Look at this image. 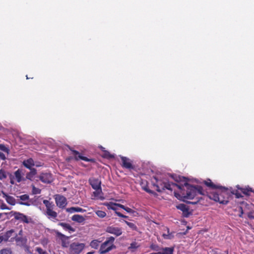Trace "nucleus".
Returning <instances> with one entry per match:
<instances>
[{"label":"nucleus","instance_id":"423d86ee","mask_svg":"<svg viewBox=\"0 0 254 254\" xmlns=\"http://www.w3.org/2000/svg\"><path fill=\"white\" fill-rule=\"evenodd\" d=\"M85 247V244L74 242L70 244L69 246V253L70 254H79L80 253Z\"/></svg>","mask_w":254,"mask_h":254},{"label":"nucleus","instance_id":"72a5a7b5","mask_svg":"<svg viewBox=\"0 0 254 254\" xmlns=\"http://www.w3.org/2000/svg\"><path fill=\"white\" fill-rule=\"evenodd\" d=\"M96 214L100 218H103L106 215V213L102 210H97L95 211Z\"/></svg>","mask_w":254,"mask_h":254},{"label":"nucleus","instance_id":"4c0bfd02","mask_svg":"<svg viewBox=\"0 0 254 254\" xmlns=\"http://www.w3.org/2000/svg\"><path fill=\"white\" fill-rule=\"evenodd\" d=\"M6 174L4 170H0V180H2L6 178Z\"/></svg>","mask_w":254,"mask_h":254},{"label":"nucleus","instance_id":"6e6d98bb","mask_svg":"<svg viewBox=\"0 0 254 254\" xmlns=\"http://www.w3.org/2000/svg\"><path fill=\"white\" fill-rule=\"evenodd\" d=\"M70 159H71L70 158H68L67 160H69Z\"/></svg>","mask_w":254,"mask_h":254},{"label":"nucleus","instance_id":"2eb2a0df","mask_svg":"<svg viewBox=\"0 0 254 254\" xmlns=\"http://www.w3.org/2000/svg\"><path fill=\"white\" fill-rule=\"evenodd\" d=\"M39 179L42 182L47 184H50L53 181L52 175L51 173H42Z\"/></svg>","mask_w":254,"mask_h":254},{"label":"nucleus","instance_id":"c03bdc74","mask_svg":"<svg viewBox=\"0 0 254 254\" xmlns=\"http://www.w3.org/2000/svg\"><path fill=\"white\" fill-rule=\"evenodd\" d=\"M116 214L118 216H119L120 217H122V218H128L127 216L125 215L122 214L121 213H120V212H118V211H116Z\"/></svg>","mask_w":254,"mask_h":254},{"label":"nucleus","instance_id":"393cba45","mask_svg":"<svg viewBox=\"0 0 254 254\" xmlns=\"http://www.w3.org/2000/svg\"><path fill=\"white\" fill-rule=\"evenodd\" d=\"M30 171L26 174V179L32 180L37 174V170L35 168L30 170Z\"/></svg>","mask_w":254,"mask_h":254},{"label":"nucleus","instance_id":"412c9836","mask_svg":"<svg viewBox=\"0 0 254 254\" xmlns=\"http://www.w3.org/2000/svg\"><path fill=\"white\" fill-rule=\"evenodd\" d=\"M71 220L80 224H84L85 221V218L83 216L79 214H75L73 215L71 217Z\"/></svg>","mask_w":254,"mask_h":254},{"label":"nucleus","instance_id":"c85d7f7f","mask_svg":"<svg viewBox=\"0 0 254 254\" xmlns=\"http://www.w3.org/2000/svg\"><path fill=\"white\" fill-rule=\"evenodd\" d=\"M11 217L10 212L0 213V222L4 221L6 219H9Z\"/></svg>","mask_w":254,"mask_h":254},{"label":"nucleus","instance_id":"9d476101","mask_svg":"<svg viewBox=\"0 0 254 254\" xmlns=\"http://www.w3.org/2000/svg\"><path fill=\"white\" fill-rule=\"evenodd\" d=\"M122 161L121 165L123 168L128 169L129 170H134L135 167L132 164V161L127 157L121 156Z\"/></svg>","mask_w":254,"mask_h":254},{"label":"nucleus","instance_id":"f704fd0d","mask_svg":"<svg viewBox=\"0 0 254 254\" xmlns=\"http://www.w3.org/2000/svg\"><path fill=\"white\" fill-rule=\"evenodd\" d=\"M125 222L127 224V225L131 229L133 230H137V227L133 223L128 222L126 220H124Z\"/></svg>","mask_w":254,"mask_h":254},{"label":"nucleus","instance_id":"cd10ccee","mask_svg":"<svg viewBox=\"0 0 254 254\" xmlns=\"http://www.w3.org/2000/svg\"><path fill=\"white\" fill-rule=\"evenodd\" d=\"M174 248H165L163 249V251L159 252L157 254H173Z\"/></svg>","mask_w":254,"mask_h":254},{"label":"nucleus","instance_id":"7c9ffc66","mask_svg":"<svg viewBox=\"0 0 254 254\" xmlns=\"http://www.w3.org/2000/svg\"><path fill=\"white\" fill-rule=\"evenodd\" d=\"M239 190H238V189L237 190L232 189L231 190V194L235 195L236 197L237 198H239L243 197L241 193L239 192Z\"/></svg>","mask_w":254,"mask_h":254},{"label":"nucleus","instance_id":"a18cd8bd","mask_svg":"<svg viewBox=\"0 0 254 254\" xmlns=\"http://www.w3.org/2000/svg\"><path fill=\"white\" fill-rule=\"evenodd\" d=\"M0 208L2 210H4V209H8V210H10V208H9L5 203H2L1 205H0Z\"/></svg>","mask_w":254,"mask_h":254},{"label":"nucleus","instance_id":"2f4dec72","mask_svg":"<svg viewBox=\"0 0 254 254\" xmlns=\"http://www.w3.org/2000/svg\"><path fill=\"white\" fill-rule=\"evenodd\" d=\"M119 207H120L122 209H123L124 210L126 211L127 212L129 213H133L135 212V211L133 210H132V209H131L129 207H126L125 205L121 204V205H119Z\"/></svg>","mask_w":254,"mask_h":254},{"label":"nucleus","instance_id":"e433bc0d","mask_svg":"<svg viewBox=\"0 0 254 254\" xmlns=\"http://www.w3.org/2000/svg\"><path fill=\"white\" fill-rule=\"evenodd\" d=\"M32 192L34 194H40L41 192V190L40 189L35 187L34 186H33Z\"/></svg>","mask_w":254,"mask_h":254},{"label":"nucleus","instance_id":"20e7f679","mask_svg":"<svg viewBox=\"0 0 254 254\" xmlns=\"http://www.w3.org/2000/svg\"><path fill=\"white\" fill-rule=\"evenodd\" d=\"M43 203L46 206L45 214L47 217L54 222L59 221L58 219V213L54 210L55 205L52 202H50L48 200H44Z\"/></svg>","mask_w":254,"mask_h":254},{"label":"nucleus","instance_id":"de8ad7c7","mask_svg":"<svg viewBox=\"0 0 254 254\" xmlns=\"http://www.w3.org/2000/svg\"><path fill=\"white\" fill-rule=\"evenodd\" d=\"M0 158L3 160H5L6 159L5 155L1 152H0Z\"/></svg>","mask_w":254,"mask_h":254},{"label":"nucleus","instance_id":"bb28decb","mask_svg":"<svg viewBox=\"0 0 254 254\" xmlns=\"http://www.w3.org/2000/svg\"><path fill=\"white\" fill-rule=\"evenodd\" d=\"M119 205H121V204L114 203V202H110L109 203H105V205H106L108 209L113 210L115 211V212L117 211V209L116 208V206L119 207Z\"/></svg>","mask_w":254,"mask_h":254},{"label":"nucleus","instance_id":"f3484780","mask_svg":"<svg viewBox=\"0 0 254 254\" xmlns=\"http://www.w3.org/2000/svg\"><path fill=\"white\" fill-rule=\"evenodd\" d=\"M14 178L17 183H20L22 181H25V179L23 177L24 172L22 169H18L14 173Z\"/></svg>","mask_w":254,"mask_h":254},{"label":"nucleus","instance_id":"dca6fc26","mask_svg":"<svg viewBox=\"0 0 254 254\" xmlns=\"http://www.w3.org/2000/svg\"><path fill=\"white\" fill-rule=\"evenodd\" d=\"M177 208L183 212V215L185 217H188L191 213L189 211V207L185 204H180L177 206Z\"/></svg>","mask_w":254,"mask_h":254},{"label":"nucleus","instance_id":"6e6552de","mask_svg":"<svg viewBox=\"0 0 254 254\" xmlns=\"http://www.w3.org/2000/svg\"><path fill=\"white\" fill-rule=\"evenodd\" d=\"M10 213L11 217L14 216L16 220H19L20 222L27 224L30 222L27 216L23 213L14 211H10Z\"/></svg>","mask_w":254,"mask_h":254},{"label":"nucleus","instance_id":"4468645a","mask_svg":"<svg viewBox=\"0 0 254 254\" xmlns=\"http://www.w3.org/2000/svg\"><path fill=\"white\" fill-rule=\"evenodd\" d=\"M17 197L19 198L20 200V201L17 202L18 204L27 206L31 205L29 195L24 194L20 196H17Z\"/></svg>","mask_w":254,"mask_h":254},{"label":"nucleus","instance_id":"864d4df0","mask_svg":"<svg viewBox=\"0 0 254 254\" xmlns=\"http://www.w3.org/2000/svg\"><path fill=\"white\" fill-rule=\"evenodd\" d=\"M94 254V252L92 251V252H88L86 254Z\"/></svg>","mask_w":254,"mask_h":254},{"label":"nucleus","instance_id":"49530a36","mask_svg":"<svg viewBox=\"0 0 254 254\" xmlns=\"http://www.w3.org/2000/svg\"><path fill=\"white\" fill-rule=\"evenodd\" d=\"M10 178V183L12 185H14L15 184L14 180L15 179L14 177L12 175H10L9 177Z\"/></svg>","mask_w":254,"mask_h":254},{"label":"nucleus","instance_id":"a211bd4d","mask_svg":"<svg viewBox=\"0 0 254 254\" xmlns=\"http://www.w3.org/2000/svg\"><path fill=\"white\" fill-rule=\"evenodd\" d=\"M2 197L5 198L6 202L9 204L14 205L16 204V200L13 196L2 192Z\"/></svg>","mask_w":254,"mask_h":254},{"label":"nucleus","instance_id":"3c124183","mask_svg":"<svg viewBox=\"0 0 254 254\" xmlns=\"http://www.w3.org/2000/svg\"><path fill=\"white\" fill-rule=\"evenodd\" d=\"M212 254H217V252L215 250H213L212 251Z\"/></svg>","mask_w":254,"mask_h":254},{"label":"nucleus","instance_id":"09e8293b","mask_svg":"<svg viewBox=\"0 0 254 254\" xmlns=\"http://www.w3.org/2000/svg\"><path fill=\"white\" fill-rule=\"evenodd\" d=\"M3 241L5 242V239L2 235V234H0V244Z\"/></svg>","mask_w":254,"mask_h":254},{"label":"nucleus","instance_id":"37998d69","mask_svg":"<svg viewBox=\"0 0 254 254\" xmlns=\"http://www.w3.org/2000/svg\"><path fill=\"white\" fill-rule=\"evenodd\" d=\"M36 251L39 254H46L47 252L46 251H44L43 249L41 248H36Z\"/></svg>","mask_w":254,"mask_h":254},{"label":"nucleus","instance_id":"aec40b11","mask_svg":"<svg viewBox=\"0 0 254 254\" xmlns=\"http://www.w3.org/2000/svg\"><path fill=\"white\" fill-rule=\"evenodd\" d=\"M22 164L25 167L29 169V170L32 169L33 168L32 167L35 165L34 160L32 158H29L27 160H24L22 162Z\"/></svg>","mask_w":254,"mask_h":254},{"label":"nucleus","instance_id":"b1692460","mask_svg":"<svg viewBox=\"0 0 254 254\" xmlns=\"http://www.w3.org/2000/svg\"><path fill=\"white\" fill-rule=\"evenodd\" d=\"M140 185L141 186L142 189L146 191L147 192H148L150 194H156V193L154 191H153V190H150L149 189L147 181H142L140 184Z\"/></svg>","mask_w":254,"mask_h":254},{"label":"nucleus","instance_id":"7ed1b4c3","mask_svg":"<svg viewBox=\"0 0 254 254\" xmlns=\"http://www.w3.org/2000/svg\"><path fill=\"white\" fill-rule=\"evenodd\" d=\"M154 179L155 182H152V185L156 188V190L159 192H162L165 190L172 191L174 187H177L179 189H181L182 187V186L176 183L167 182L166 180H159L156 177H154Z\"/></svg>","mask_w":254,"mask_h":254},{"label":"nucleus","instance_id":"f257e3e1","mask_svg":"<svg viewBox=\"0 0 254 254\" xmlns=\"http://www.w3.org/2000/svg\"><path fill=\"white\" fill-rule=\"evenodd\" d=\"M180 190L181 194L174 191L175 196L178 199L186 201L188 204H196L202 199L198 195H205V190L199 185L193 186L186 182Z\"/></svg>","mask_w":254,"mask_h":254},{"label":"nucleus","instance_id":"4d7b16f0","mask_svg":"<svg viewBox=\"0 0 254 254\" xmlns=\"http://www.w3.org/2000/svg\"><path fill=\"white\" fill-rule=\"evenodd\" d=\"M175 181H177V182H179V180H177V179L175 180Z\"/></svg>","mask_w":254,"mask_h":254},{"label":"nucleus","instance_id":"79ce46f5","mask_svg":"<svg viewBox=\"0 0 254 254\" xmlns=\"http://www.w3.org/2000/svg\"><path fill=\"white\" fill-rule=\"evenodd\" d=\"M0 254H12L10 250L4 249L0 251Z\"/></svg>","mask_w":254,"mask_h":254},{"label":"nucleus","instance_id":"58836bf2","mask_svg":"<svg viewBox=\"0 0 254 254\" xmlns=\"http://www.w3.org/2000/svg\"><path fill=\"white\" fill-rule=\"evenodd\" d=\"M0 150L5 152H6L7 154L9 153V149L5 147V146L4 144H0Z\"/></svg>","mask_w":254,"mask_h":254},{"label":"nucleus","instance_id":"603ef678","mask_svg":"<svg viewBox=\"0 0 254 254\" xmlns=\"http://www.w3.org/2000/svg\"><path fill=\"white\" fill-rule=\"evenodd\" d=\"M166 229H167V234H169V233H170V231H169V229L168 228H166Z\"/></svg>","mask_w":254,"mask_h":254},{"label":"nucleus","instance_id":"473e14b6","mask_svg":"<svg viewBox=\"0 0 254 254\" xmlns=\"http://www.w3.org/2000/svg\"><path fill=\"white\" fill-rule=\"evenodd\" d=\"M174 233H175L174 232H170V233H169V234H166L165 233H164L162 235V236L165 239L171 240L174 237Z\"/></svg>","mask_w":254,"mask_h":254},{"label":"nucleus","instance_id":"5701e85b","mask_svg":"<svg viewBox=\"0 0 254 254\" xmlns=\"http://www.w3.org/2000/svg\"><path fill=\"white\" fill-rule=\"evenodd\" d=\"M66 211L70 213H72L74 212H84L86 211V210L83 209V208L79 207H71L69 208H67L66 209Z\"/></svg>","mask_w":254,"mask_h":254},{"label":"nucleus","instance_id":"ea45409f","mask_svg":"<svg viewBox=\"0 0 254 254\" xmlns=\"http://www.w3.org/2000/svg\"><path fill=\"white\" fill-rule=\"evenodd\" d=\"M139 245H137V243L133 242L130 244V246L129 247V249L134 250L138 248Z\"/></svg>","mask_w":254,"mask_h":254},{"label":"nucleus","instance_id":"5fc2aeb1","mask_svg":"<svg viewBox=\"0 0 254 254\" xmlns=\"http://www.w3.org/2000/svg\"><path fill=\"white\" fill-rule=\"evenodd\" d=\"M225 254H228V251L227 250V251H225Z\"/></svg>","mask_w":254,"mask_h":254},{"label":"nucleus","instance_id":"1a4fd4ad","mask_svg":"<svg viewBox=\"0 0 254 254\" xmlns=\"http://www.w3.org/2000/svg\"><path fill=\"white\" fill-rule=\"evenodd\" d=\"M72 152V154L74 155V158L76 161L79 160H82L86 162H90L91 163H95L96 160L94 158H88L86 157L83 156L81 153L78 151L70 149Z\"/></svg>","mask_w":254,"mask_h":254},{"label":"nucleus","instance_id":"f8f14e48","mask_svg":"<svg viewBox=\"0 0 254 254\" xmlns=\"http://www.w3.org/2000/svg\"><path fill=\"white\" fill-rule=\"evenodd\" d=\"M89 183L94 190L97 191H101V182L98 179L95 178H90Z\"/></svg>","mask_w":254,"mask_h":254},{"label":"nucleus","instance_id":"4be33fe9","mask_svg":"<svg viewBox=\"0 0 254 254\" xmlns=\"http://www.w3.org/2000/svg\"><path fill=\"white\" fill-rule=\"evenodd\" d=\"M58 225L62 226L64 230L68 231L69 232H74L75 231V229L68 223L60 222Z\"/></svg>","mask_w":254,"mask_h":254},{"label":"nucleus","instance_id":"f03ea898","mask_svg":"<svg viewBox=\"0 0 254 254\" xmlns=\"http://www.w3.org/2000/svg\"><path fill=\"white\" fill-rule=\"evenodd\" d=\"M203 184L211 189L216 190L210 192L205 190V196L220 204L226 205L228 203L230 194L228 188L214 184L209 179L204 181Z\"/></svg>","mask_w":254,"mask_h":254},{"label":"nucleus","instance_id":"39448f33","mask_svg":"<svg viewBox=\"0 0 254 254\" xmlns=\"http://www.w3.org/2000/svg\"><path fill=\"white\" fill-rule=\"evenodd\" d=\"M115 238L111 236L108 238L100 246L99 252L101 254H106L112 250L115 246L114 245Z\"/></svg>","mask_w":254,"mask_h":254},{"label":"nucleus","instance_id":"9b49d317","mask_svg":"<svg viewBox=\"0 0 254 254\" xmlns=\"http://www.w3.org/2000/svg\"><path fill=\"white\" fill-rule=\"evenodd\" d=\"M106 232L115 235L116 237L121 236L123 234L122 229L114 226H109L106 229Z\"/></svg>","mask_w":254,"mask_h":254},{"label":"nucleus","instance_id":"0eeeda50","mask_svg":"<svg viewBox=\"0 0 254 254\" xmlns=\"http://www.w3.org/2000/svg\"><path fill=\"white\" fill-rule=\"evenodd\" d=\"M55 199L57 206L60 208H64L67 204L66 197L62 195H56Z\"/></svg>","mask_w":254,"mask_h":254},{"label":"nucleus","instance_id":"6ab92c4d","mask_svg":"<svg viewBox=\"0 0 254 254\" xmlns=\"http://www.w3.org/2000/svg\"><path fill=\"white\" fill-rule=\"evenodd\" d=\"M236 188L239 190L241 192L246 195H250V192H253V189L250 187L248 186L245 188L241 187L239 185L236 186Z\"/></svg>","mask_w":254,"mask_h":254},{"label":"nucleus","instance_id":"a19ab883","mask_svg":"<svg viewBox=\"0 0 254 254\" xmlns=\"http://www.w3.org/2000/svg\"><path fill=\"white\" fill-rule=\"evenodd\" d=\"M150 248L151 250L155 251H159L160 250V247L157 245L152 244L150 246Z\"/></svg>","mask_w":254,"mask_h":254},{"label":"nucleus","instance_id":"13d9d810","mask_svg":"<svg viewBox=\"0 0 254 254\" xmlns=\"http://www.w3.org/2000/svg\"><path fill=\"white\" fill-rule=\"evenodd\" d=\"M26 78H27V79H29V78L28 77V76H27V75H26Z\"/></svg>","mask_w":254,"mask_h":254},{"label":"nucleus","instance_id":"ddd939ff","mask_svg":"<svg viewBox=\"0 0 254 254\" xmlns=\"http://www.w3.org/2000/svg\"><path fill=\"white\" fill-rule=\"evenodd\" d=\"M56 237L61 241L63 247L66 248L68 247L69 242L68 241L69 237L63 234L58 231H55Z\"/></svg>","mask_w":254,"mask_h":254},{"label":"nucleus","instance_id":"c9c22d12","mask_svg":"<svg viewBox=\"0 0 254 254\" xmlns=\"http://www.w3.org/2000/svg\"><path fill=\"white\" fill-rule=\"evenodd\" d=\"M103 157L107 159H112L114 158V155L111 154L109 151H105L103 154Z\"/></svg>","mask_w":254,"mask_h":254},{"label":"nucleus","instance_id":"c756f323","mask_svg":"<svg viewBox=\"0 0 254 254\" xmlns=\"http://www.w3.org/2000/svg\"><path fill=\"white\" fill-rule=\"evenodd\" d=\"M100 243V241L98 240H93L91 242L90 246L93 249H97L99 247Z\"/></svg>","mask_w":254,"mask_h":254},{"label":"nucleus","instance_id":"8fccbe9b","mask_svg":"<svg viewBox=\"0 0 254 254\" xmlns=\"http://www.w3.org/2000/svg\"><path fill=\"white\" fill-rule=\"evenodd\" d=\"M16 241L17 242H18V241H23V239L22 238H17L16 239Z\"/></svg>","mask_w":254,"mask_h":254},{"label":"nucleus","instance_id":"a878e982","mask_svg":"<svg viewBox=\"0 0 254 254\" xmlns=\"http://www.w3.org/2000/svg\"><path fill=\"white\" fill-rule=\"evenodd\" d=\"M14 234V231L13 229L7 231L4 234H2L5 239V242L8 241L9 239L13 237Z\"/></svg>","mask_w":254,"mask_h":254}]
</instances>
